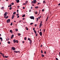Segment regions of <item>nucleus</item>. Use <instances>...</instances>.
<instances>
[{
	"instance_id": "1",
	"label": "nucleus",
	"mask_w": 60,
	"mask_h": 60,
	"mask_svg": "<svg viewBox=\"0 0 60 60\" xmlns=\"http://www.w3.org/2000/svg\"><path fill=\"white\" fill-rule=\"evenodd\" d=\"M4 18H5V19H7V18H8V16H7V12H6L4 14Z\"/></svg>"
},
{
	"instance_id": "2",
	"label": "nucleus",
	"mask_w": 60,
	"mask_h": 60,
	"mask_svg": "<svg viewBox=\"0 0 60 60\" xmlns=\"http://www.w3.org/2000/svg\"><path fill=\"white\" fill-rule=\"evenodd\" d=\"M32 4H36V0H34L33 1H32L31 2Z\"/></svg>"
},
{
	"instance_id": "3",
	"label": "nucleus",
	"mask_w": 60,
	"mask_h": 60,
	"mask_svg": "<svg viewBox=\"0 0 60 60\" xmlns=\"http://www.w3.org/2000/svg\"><path fill=\"white\" fill-rule=\"evenodd\" d=\"M13 41L14 42V43H15L16 42H17V43H18L19 42H18V41L17 40L16 41V40H15V39L13 40Z\"/></svg>"
},
{
	"instance_id": "4",
	"label": "nucleus",
	"mask_w": 60,
	"mask_h": 60,
	"mask_svg": "<svg viewBox=\"0 0 60 60\" xmlns=\"http://www.w3.org/2000/svg\"><path fill=\"white\" fill-rule=\"evenodd\" d=\"M30 19H34V17L33 16H30Z\"/></svg>"
},
{
	"instance_id": "5",
	"label": "nucleus",
	"mask_w": 60,
	"mask_h": 60,
	"mask_svg": "<svg viewBox=\"0 0 60 60\" xmlns=\"http://www.w3.org/2000/svg\"><path fill=\"white\" fill-rule=\"evenodd\" d=\"M10 19H8L7 21V23H9L10 22Z\"/></svg>"
},
{
	"instance_id": "6",
	"label": "nucleus",
	"mask_w": 60,
	"mask_h": 60,
	"mask_svg": "<svg viewBox=\"0 0 60 60\" xmlns=\"http://www.w3.org/2000/svg\"><path fill=\"white\" fill-rule=\"evenodd\" d=\"M14 52H15V53H20V52H19V51H14Z\"/></svg>"
},
{
	"instance_id": "7",
	"label": "nucleus",
	"mask_w": 60,
	"mask_h": 60,
	"mask_svg": "<svg viewBox=\"0 0 60 60\" xmlns=\"http://www.w3.org/2000/svg\"><path fill=\"white\" fill-rule=\"evenodd\" d=\"M11 49L12 50H15L16 49H15V48L14 47H12L11 48Z\"/></svg>"
},
{
	"instance_id": "8",
	"label": "nucleus",
	"mask_w": 60,
	"mask_h": 60,
	"mask_svg": "<svg viewBox=\"0 0 60 60\" xmlns=\"http://www.w3.org/2000/svg\"><path fill=\"white\" fill-rule=\"evenodd\" d=\"M39 34L40 36H41L42 35V32H39Z\"/></svg>"
},
{
	"instance_id": "9",
	"label": "nucleus",
	"mask_w": 60,
	"mask_h": 60,
	"mask_svg": "<svg viewBox=\"0 0 60 60\" xmlns=\"http://www.w3.org/2000/svg\"><path fill=\"white\" fill-rule=\"evenodd\" d=\"M32 40H30V44H31H31L32 43Z\"/></svg>"
},
{
	"instance_id": "10",
	"label": "nucleus",
	"mask_w": 60,
	"mask_h": 60,
	"mask_svg": "<svg viewBox=\"0 0 60 60\" xmlns=\"http://www.w3.org/2000/svg\"><path fill=\"white\" fill-rule=\"evenodd\" d=\"M14 15H13L12 16V19H13V18H14Z\"/></svg>"
},
{
	"instance_id": "11",
	"label": "nucleus",
	"mask_w": 60,
	"mask_h": 60,
	"mask_svg": "<svg viewBox=\"0 0 60 60\" xmlns=\"http://www.w3.org/2000/svg\"><path fill=\"white\" fill-rule=\"evenodd\" d=\"M48 18H49V16H48V17L47 18V19L45 21H47V20H48Z\"/></svg>"
},
{
	"instance_id": "12",
	"label": "nucleus",
	"mask_w": 60,
	"mask_h": 60,
	"mask_svg": "<svg viewBox=\"0 0 60 60\" xmlns=\"http://www.w3.org/2000/svg\"><path fill=\"white\" fill-rule=\"evenodd\" d=\"M13 36H14V35H12L11 37V39H12V38H13Z\"/></svg>"
},
{
	"instance_id": "13",
	"label": "nucleus",
	"mask_w": 60,
	"mask_h": 60,
	"mask_svg": "<svg viewBox=\"0 0 60 60\" xmlns=\"http://www.w3.org/2000/svg\"><path fill=\"white\" fill-rule=\"evenodd\" d=\"M3 55V57H4V58H5V56H4V54H2Z\"/></svg>"
},
{
	"instance_id": "14",
	"label": "nucleus",
	"mask_w": 60,
	"mask_h": 60,
	"mask_svg": "<svg viewBox=\"0 0 60 60\" xmlns=\"http://www.w3.org/2000/svg\"><path fill=\"white\" fill-rule=\"evenodd\" d=\"M16 1L17 3H18L19 2V0H16Z\"/></svg>"
},
{
	"instance_id": "15",
	"label": "nucleus",
	"mask_w": 60,
	"mask_h": 60,
	"mask_svg": "<svg viewBox=\"0 0 60 60\" xmlns=\"http://www.w3.org/2000/svg\"><path fill=\"white\" fill-rule=\"evenodd\" d=\"M41 56L43 57H44V55H43V54H42Z\"/></svg>"
},
{
	"instance_id": "16",
	"label": "nucleus",
	"mask_w": 60,
	"mask_h": 60,
	"mask_svg": "<svg viewBox=\"0 0 60 60\" xmlns=\"http://www.w3.org/2000/svg\"><path fill=\"white\" fill-rule=\"evenodd\" d=\"M10 32H11V33H12V31L11 30H10Z\"/></svg>"
},
{
	"instance_id": "17",
	"label": "nucleus",
	"mask_w": 60,
	"mask_h": 60,
	"mask_svg": "<svg viewBox=\"0 0 60 60\" xmlns=\"http://www.w3.org/2000/svg\"><path fill=\"white\" fill-rule=\"evenodd\" d=\"M46 3V2L45 1H43V3L44 4H45Z\"/></svg>"
},
{
	"instance_id": "18",
	"label": "nucleus",
	"mask_w": 60,
	"mask_h": 60,
	"mask_svg": "<svg viewBox=\"0 0 60 60\" xmlns=\"http://www.w3.org/2000/svg\"><path fill=\"white\" fill-rule=\"evenodd\" d=\"M34 33H35V34H36V33H37V32H36V31H35V30H34Z\"/></svg>"
},
{
	"instance_id": "19",
	"label": "nucleus",
	"mask_w": 60,
	"mask_h": 60,
	"mask_svg": "<svg viewBox=\"0 0 60 60\" xmlns=\"http://www.w3.org/2000/svg\"><path fill=\"white\" fill-rule=\"evenodd\" d=\"M0 39L1 40V41H2L3 40V39H2V38H0Z\"/></svg>"
},
{
	"instance_id": "20",
	"label": "nucleus",
	"mask_w": 60,
	"mask_h": 60,
	"mask_svg": "<svg viewBox=\"0 0 60 60\" xmlns=\"http://www.w3.org/2000/svg\"><path fill=\"white\" fill-rule=\"evenodd\" d=\"M27 39V38H26L25 37L24 38V40H26V39Z\"/></svg>"
},
{
	"instance_id": "21",
	"label": "nucleus",
	"mask_w": 60,
	"mask_h": 60,
	"mask_svg": "<svg viewBox=\"0 0 60 60\" xmlns=\"http://www.w3.org/2000/svg\"><path fill=\"white\" fill-rule=\"evenodd\" d=\"M22 17H25V14H24V15H23L22 16Z\"/></svg>"
},
{
	"instance_id": "22",
	"label": "nucleus",
	"mask_w": 60,
	"mask_h": 60,
	"mask_svg": "<svg viewBox=\"0 0 60 60\" xmlns=\"http://www.w3.org/2000/svg\"><path fill=\"white\" fill-rule=\"evenodd\" d=\"M35 14H37V11H36L35 12Z\"/></svg>"
},
{
	"instance_id": "23",
	"label": "nucleus",
	"mask_w": 60,
	"mask_h": 60,
	"mask_svg": "<svg viewBox=\"0 0 60 60\" xmlns=\"http://www.w3.org/2000/svg\"><path fill=\"white\" fill-rule=\"evenodd\" d=\"M42 24H40V26H42Z\"/></svg>"
},
{
	"instance_id": "24",
	"label": "nucleus",
	"mask_w": 60,
	"mask_h": 60,
	"mask_svg": "<svg viewBox=\"0 0 60 60\" xmlns=\"http://www.w3.org/2000/svg\"><path fill=\"white\" fill-rule=\"evenodd\" d=\"M35 8L36 9H37L38 8V6L36 7H35Z\"/></svg>"
},
{
	"instance_id": "25",
	"label": "nucleus",
	"mask_w": 60,
	"mask_h": 60,
	"mask_svg": "<svg viewBox=\"0 0 60 60\" xmlns=\"http://www.w3.org/2000/svg\"><path fill=\"white\" fill-rule=\"evenodd\" d=\"M12 9V7H10V8H9V10H11V9Z\"/></svg>"
},
{
	"instance_id": "26",
	"label": "nucleus",
	"mask_w": 60,
	"mask_h": 60,
	"mask_svg": "<svg viewBox=\"0 0 60 60\" xmlns=\"http://www.w3.org/2000/svg\"><path fill=\"white\" fill-rule=\"evenodd\" d=\"M18 35L19 36H20V35H21V34L19 33L18 34Z\"/></svg>"
},
{
	"instance_id": "27",
	"label": "nucleus",
	"mask_w": 60,
	"mask_h": 60,
	"mask_svg": "<svg viewBox=\"0 0 60 60\" xmlns=\"http://www.w3.org/2000/svg\"><path fill=\"white\" fill-rule=\"evenodd\" d=\"M28 40H29V41H30L31 40L30 39V38H28Z\"/></svg>"
},
{
	"instance_id": "28",
	"label": "nucleus",
	"mask_w": 60,
	"mask_h": 60,
	"mask_svg": "<svg viewBox=\"0 0 60 60\" xmlns=\"http://www.w3.org/2000/svg\"><path fill=\"white\" fill-rule=\"evenodd\" d=\"M28 2V1L27 0L26 1L25 3L26 4H27V3Z\"/></svg>"
},
{
	"instance_id": "29",
	"label": "nucleus",
	"mask_w": 60,
	"mask_h": 60,
	"mask_svg": "<svg viewBox=\"0 0 60 60\" xmlns=\"http://www.w3.org/2000/svg\"><path fill=\"white\" fill-rule=\"evenodd\" d=\"M6 41H9V38H8V39H6Z\"/></svg>"
},
{
	"instance_id": "30",
	"label": "nucleus",
	"mask_w": 60,
	"mask_h": 60,
	"mask_svg": "<svg viewBox=\"0 0 60 60\" xmlns=\"http://www.w3.org/2000/svg\"><path fill=\"white\" fill-rule=\"evenodd\" d=\"M16 13L15 12H14L13 13V14L14 15V14H15Z\"/></svg>"
},
{
	"instance_id": "31",
	"label": "nucleus",
	"mask_w": 60,
	"mask_h": 60,
	"mask_svg": "<svg viewBox=\"0 0 60 60\" xmlns=\"http://www.w3.org/2000/svg\"><path fill=\"white\" fill-rule=\"evenodd\" d=\"M12 23L11 22L10 24V26H12Z\"/></svg>"
},
{
	"instance_id": "32",
	"label": "nucleus",
	"mask_w": 60,
	"mask_h": 60,
	"mask_svg": "<svg viewBox=\"0 0 60 60\" xmlns=\"http://www.w3.org/2000/svg\"><path fill=\"white\" fill-rule=\"evenodd\" d=\"M38 36V34H36V36Z\"/></svg>"
},
{
	"instance_id": "33",
	"label": "nucleus",
	"mask_w": 60,
	"mask_h": 60,
	"mask_svg": "<svg viewBox=\"0 0 60 60\" xmlns=\"http://www.w3.org/2000/svg\"><path fill=\"white\" fill-rule=\"evenodd\" d=\"M41 53H43V51H42V50H41Z\"/></svg>"
},
{
	"instance_id": "34",
	"label": "nucleus",
	"mask_w": 60,
	"mask_h": 60,
	"mask_svg": "<svg viewBox=\"0 0 60 60\" xmlns=\"http://www.w3.org/2000/svg\"><path fill=\"white\" fill-rule=\"evenodd\" d=\"M8 57V56H5V58H7Z\"/></svg>"
},
{
	"instance_id": "35",
	"label": "nucleus",
	"mask_w": 60,
	"mask_h": 60,
	"mask_svg": "<svg viewBox=\"0 0 60 60\" xmlns=\"http://www.w3.org/2000/svg\"><path fill=\"white\" fill-rule=\"evenodd\" d=\"M33 23H31L30 24V25H33Z\"/></svg>"
},
{
	"instance_id": "36",
	"label": "nucleus",
	"mask_w": 60,
	"mask_h": 60,
	"mask_svg": "<svg viewBox=\"0 0 60 60\" xmlns=\"http://www.w3.org/2000/svg\"><path fill=\"white\" fill-rule=\"evenodd\" d=\"M33 30H34H34H35V28H33Z\"/></svg>"
},
{
	"instance_id": "37",
	"label": "nucleus",
	"mask_w": 60,
	"mask_h": 60,
	"mask_svg": "<svg viewBox=\"0 0 60 60\" xmlns=\"http://www.w3.org/2000/svg\"><path fill=\"white\" fill-rule=\"evenodd\" d=\"M42 21H41L40 22V24H42Z\"/></svg>"
},
{
	"instance_id": "38",
	"label": "nucleus",
	"mask_w": 60,
	"mask_h": 60,
	"mask_svg": "<svg viewBox=\"0 0 60 60\" xmlns=\"http://www.w3.org/2000/svg\"><path fill=\"white\" fill-rule=\"evenodd\" d=\"M8 44H10V42L9 41H8Z\"/></svg>"
},
{
	"instance_id": "39",
	"label": "nucleus",
	"mask_w": 60,
	"mask_h": 60,
	"mask_svg": "<svg viewBox=\"0 0 60 60\" xmlns=\"http://www.w3.org/2000/svg\"><path fill=\"white\" fill-rule=\"evenodd\" d=\"M15 31H18V29H15Z\"/></svg>"
},
{
	"instance_id": "40",
	"label": "nucleus",
	"mask_w": 60,
	"mask_h": 60,
	"mask_svg": "<svg viewBox=\"0 0 60 60\" xmlns=\"http://www.w3.org/2000/svg\"><path fill=\"white\" fill-rule=\"evenodd\" d=\"M4 9V7H2L1 8V9Z\"/></svg>"
},
{
	"instance_id": "41",
	"label": "nucleus",
	"mask_w": 60,
	"mask_h": 60,
	"mask_svg": "<svg viewBox=\"0 0 60 60\" xmlns=\"http://www.w3.org/2000/svg\"><path fill=\"white\" fill-rule=\"evenodd\" d=\"M56 60H59L58 58H56Z\"/></svg>"
},
{
	"instance_id": "42",
	"label": "nucleus",
	"mask_w": 60,
	"mask_h": 60,
	"mask_svg": "<svg viewBox=\"0 0 60 60\" xmlns=\"http://www.w3.org/2000/svg\"><path fill=\"white\" fill-rule=\"evenodd\" d=\"M31 9H30L29 10V12H31Z\"/></svg>"
},
{
	"instance_id": "43",
	"label": "nucleus",
	"mask_w": 60,
	"mask_h": 60,
	"mask_svg": "<svg viewBox=\"0 0 60 60\" xmlns=\"http://www.w3.org/2000/svg\"><path fill=\"white\" fill-rule=\"evenodd\" d=\"M0 54H1L2 55H3V54H3V53H2L1 52H0Z\"/></svg>"
},
{
	"instance_id": "44",
	"label": "nucleus",
	"mask_w": 60,
	"mask_h": 60,
	"mask_svg": "<svg viewBox=\"0 0 60 60\" xmlns=\"http://www.w3.org/2000/svg\"><path fill=\"white\" fill-rule=\"evenodd\" d=\"M11 4H12V5H13V4H14V3H12Z\"/></svg>"
},
{
	"instance_id": "45",
	"label": "nucleus",
	"mask_w": 60,
	"mask_h": 60,
	"mask_svg": "<svg viewBox=\"0 0 60 60\" xmlns=\"http://www.w3.org/2000/svg\"><path fill=\"white\" fill-rule=\"evenodd\" d=\"M45 54H46V51H45V52H44Z\"/></svg>"
},
{
	"instance_id": "46",
	"label": "nucleus",
	"mask_w": 60,
	"mask_h": 60,
	"mask_svg": "<svg viewBox=\"0 0 60 60\" xmlns=\"http://www.w3.org/2000/svg\"><path fill=\"white\" fill-rule=\"evenodd\" d=\"M44 32H45V29H44Z\"/></svg>"
},
{
	"instance_id": "47",
	"label": "nucleus",
	"mask_w": 60,
	"mask_h": 60,
	"mask_svg": "<svg viewBox=\"0 0 60 60\" xmlns=\"http://www.w3.org/2000/svg\"><path fill=\"white\" fill-rule=\"evenodd\" d=\"M37 21H38V18H37Z\"/></svg>"
},
{
	"instance_id": "48",
	"label": "nucleus",
	"mask_w": 60,
	"mask_h": 60,
	"mask_svg": "<svg viewBox=\"0 0 60 60\" xmlns=\"http://www.w3.org/2000/svg\"><path fill=\"white\" fill-rule=\"evenodd\" d=\"M41 4V3H38V4Z\"/></svg>"
},
{
	"instance_id": "49",
	"label": "nucleus",
	"mask_w": 60,
	"mask_h": 60,
	"mask_svg": "<svg viewBox=\"0 0 60 60\" xmlns=\"http://www.w3.org/2000/svg\"><path fill=\"white\" fill-rule=\"evenodd\" d=\"M10 7H11V5L10 4Z\"/></svg>"
},
{
	"instance_id": "50",
	"label": "nucleus",
	"mask_w": 60,
	"mask_h": 60,
	"mask_svg": "<svg viewBox=\"0 0 60 60\" xmlns=\"http://www.w3.org/2000/svg\"><path fill=\"white\" fill-rule=\"evenodd\" d=\"M44 11V9H43L42 10V11Z\"/></svg>"
},
{
	"instance_id": "51",
	"label": "nucleus",
	"mask_w": 60,
	"mask_h": 60,
	"mask_svg": "<svg viewBox=\"0 0 60 60\" xmlns=\"http://www.w3.org/2000/svg\"><path fill=\"white\" fill-rule=\"evenodd\" d=\"M23 9H25V7H23Z\"/></svg>"
},
{
	"instance_id": "52",
	"label": "nucleus",
	"mask_w": 60,
	"mask_h": 60,
	"mask_svg": "<svg viewBox=\"0 0 60 60\" xmlns=\"http://www.w3.org/2000/svg\"><path fill=\"white\" fill-rule=\"evenodd\" d=\"M39 17L41 18V15H40V16Z\"/></svg>"
},
{
	"instance_id": "53",
	"label": "nucleus",
	"mask_w": 60,
	"mask_h": 60,
	"mask_svg": "<svg viewBox=\"0 0 60 60\" xmlns=\"http://www.w3.org/2000/svg\"><path fill=\"white\" fill-rule=\"evenodd\" d=\"M19 16H17V18H19Z\"/></svg>"
},
{
	"instance_id": "54",
	"label": "nucleus",
	"mask_w": 60,
	"mask_h": 60,
	"mask_svg": "<svg viewBox=\"0 0 60 60\" xmlns=\"http://www.w3.org/2000/svg\"><path fill=\"white\" fill-rule=\"evenodd\" d=\"M25 18H23L22 19L23 20H25Z\"/></svg>"
},
{
	"instance_id": "55",
	"label": "nucleus",
	"mask_w": 60,
	"mask_h": 60,
	"mask_svg": "<svg viewBox=\"0 0 60 60\" xmlns=\"http://www.w3.org/2000/svg\"><path fill=\"white\" fill-rule=\"evenodd\" d=\"M24 41H22V43H24Z\"/></svg>"
},
{
	"instance_id": "56",
	"label": "nucleus",
	"mask_w": 60,
	"mask_h": 60,
	"mask_svg": "<svg viewBox=\"0 0 60 60\" xmlns=\"http://www.w3.org/2000/svg\"><path fill=\"white\" fill-rule=\"evenodd\" d=\"M26 30H28V28H26Z\"/></svg>"
},
{
	"instance_id": "57",
	"label": "nucleus",
	"mask_w": 60,
	"mask_h": 60,
	"mask_svg": "<svg viewBox=\"0 0 60 60\" xmlns=\"http://www.w3.org/2000/svg\"><path fill=\"white\" fill-rule=\"evenodd\" d=\"M41 47H42V45H41Z\"/></svg>"
},
{
	"instance_id": "58",
	"label": "nucleus",
	"mask_w": 60,
	"mask_h": 60,
	"mask_svg": "<svg viewBox=\"0 0 60 60\" xmlns=\"http://www.w3.org/2000/svg\"><path fill=\"white\" fill-rule=\"evenodd\" d=\"M58 5H60V3H59Z\"/></svg>"
},
{
	"instance_id": "59",
	"label": "nucleus",
	"mask_w": 60,
	"mask_h": 60,
	"mask_svg": "<svg viewBox=\"0 0 60 60\" xmlns=\"http://www.w3.org/2000/svg\"><path fill=\"white\" fill-rule=\"evenodd\" d=\"M41 31V29H40V31Z\"/></svg>"
},
{
	"instance_id": "60",
	"label": "nucleus",
	"mask_w": 60,
	"mask_h": 60,
	"mask_svg": "<svg viewBox=\"0 0 60 60\" xmlns=\"http://www.w3.org/2000/svg\"><path fill=\"white\" fill-rule=\"evenodd\" d=\"M16 16H18V15H19V14H17V15H16Z\"/></svg>"
},
{
	"instance_id": "61",
	"label": "nucleus",
	"mask_w": 60,
	"mask_h": 60,
	"mask_svg": "<svg viewBox=\"0 0 60 60\" xmlns=\"http://www.w3.org/2000/svg\"><path fill=\"white\" fill-rule=\"evenodd\" d=\"M32 8H33V7H31V9H32Z\"/></svg>"
},
{
	"instance_id": "62",
	"label": "nucleus",
	"mask_w": 60,
	"mask_h": 60,
	"mask_svg": "<svg viewBox=\"0 0 60 60\" xmlns=\"http://www.w3.org/2000/svg\"><path fill=\"white\" fill-rule=\"evenodd\" d=\"M17 12H19V10H17Z\"/></svg>"
},
{
	"instance_id": "63",
	"label": "nucleus",
	"mask_w": 60,
	"mask_h": 60,
	"mask_svg": "<svg viewBox=\"0 0 60 60\" xmlns=\"http://www.w3.org/2000/svg\"><path fill=\"white\" fill-rule=\"evenodd\" d=\"M37 26V25L36 24H35V26Z\"/></svg>"
},
{
	"instance_id": "64",
	"label": "nucleus",
	"mask_w": 60,
	"mask_h": 60,
	"mask_svg": "<svg viewBox=\"0 0 60 60\" xmlns=\"http://www.w3.org/2000/svg\"><path fill=\"white\" fill-rule=\"evenodd\" d=\"M32 5V6H34V4H33Z\"/></svg>"
}]
</instances>
